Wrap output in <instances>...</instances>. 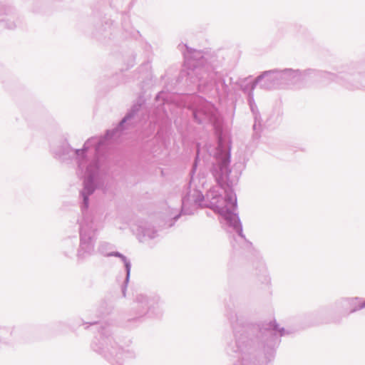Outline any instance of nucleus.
Returning <instances> with one entry per match:
<instances>
[{"label": "nucleus", "mask_w": 365, "mask_h": 365, "mask_svg": "<svg viewBox=\"0 0 365 365\" xmlns=\"http://www.w3.org/2000/svg\"><path fill=\"white\" fill-rule=\"evenodd\" d=\"M352 304L354 307L351 312H355L365 307V300L364 302H358L357 300L353 301Z\"/></svg>", "instance_id": "obj_1"}]
</instances>
